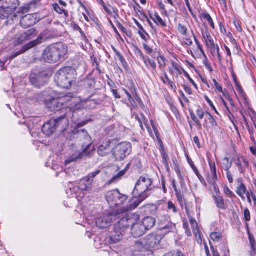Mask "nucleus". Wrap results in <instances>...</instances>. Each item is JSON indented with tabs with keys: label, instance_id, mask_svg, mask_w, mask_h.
<instances>
[{
	"label": "nucleus",
	"instance_id": "f257e3e1",
	"mask_svg": "<svg viewBox=\"0 0 256 256\" xmlns=\"http://www.w3.org/2000/svg\"><path fill=\"white\" fill-rule=\"evenodd\" d=\"M91 119H88L78 122L76 126L68 128L69 121L66 116V113L56 118H52L47 122H44L42 127V132L48 136L52 135L56 129L60 126L61 132L67 139H71L73 135H78L84 142L82 144L81 152L72 157L70 162L82 158L84 156H90L94 152V145L92 144L90 136L87 131L80 127L86 124Z\"/></svg>",
	"mask_w": 256,
	"mask_h": 256
},
{
	"label": "nucleus",
	"instance_id": "f03ea898",
	"mask_svg": "<svg viewBox=\"0 0 256 256\" xmlns=\"http://www.w3.org/2000/svg\"><path fill=\"white\" fill-rule=\"evenodd\" d=\"M72 99V95L70 93L64 94L52 91L50 94V98L46 100L45 104L46 106L51 111H63L64 109L66 112H75L76 110H79L80 104L72 106H64L66 102H70Z\"/></svg>",
	"mask_w": 256,
	"mask_h": 256
},
{
	"label": "nucleus",
	"instance_id": "7ed1b4c3",
	"mask_svg": "<svg viewBox=\"0 0 256 256\" xmlns=\"http://www.w3.org/2000/svg\"><path fill=\"white\" fill-rule=\"evenodd\" d=\"M67 52V47L60 42L47 46L42 54V58L48 63L56 62L62 60Z\"/></svg>",
	"mask_w": 256,
	"mask_h": 256
},
{
	"label": "nucleus",
	"instance_id": "20e7f679",
	"mask_svg": "<svg viewBox=\"0 0 256 256\" xmlns=\"http://www.w3.org/2000/svg\"><path fill=\"white\" fill-rule=\"evenodd\" d=\"M76 76V72L74 68L71 66L64 67L55 74L54 80L58 86L68 88L74 81Z\"/></svg>",
	"mask_w": 256,
	"mask_h": 256
},
{
	"label": "nucleus",
	"instance_id": "39448f33",
	"mask_svg": "<svg viewBox=\"0 0 256 256\" xmlns=\"http://www.w3.org/2000/svg\"><path fill=\"white\" fill-rule=\"evenodd\" d=\"M132 220H133L131 218L124 216L122 218L115 223L114 226V231L110 236V241L114 243L119 242L122 238L125 230L132 223Z\"/></svg>",
	"mask_w": 256,
	"mask_h": 256
},
{
	"label": "nucleus",
	"instance_id": "423d86ee",
	"mask_svg": "<svg viewBox=\"0 0 256 256\" xmlns=\"http://www.w3.org/2000/svg\"><path fill=\"white\" fill-rule=\"evenodd\" d=\"M163 237L164 235L162 234L151 233L146 235L142 240L136 241L134 246L137 248L138 250H141L142 248H158Z\"/></svg>",
	"mask_w": 256,
	"mask_h": 256
},
{
	"label": "nucleus",
	"instance_id": "0eeeda50",
	"mask_svg": "<svg viewBox=\"0 0 256 256\" xmlns=\"http://www.w3.org/2000/svg\"><path fill=\"white\" fill-rule=\"evenodd\" d=\"M152 180L147 175L141 176L135 184L134 188L132 192V196H136L138 194H148L147 192L152 190L150 186Z\"/></svg>",
	"mask_w": 256,
	"mask_h": 256
},
{
	"label": "nucleus",
	"instance_id": "6e6552de",
	"mask_svg": "<svg viewBox=\"0 0 256 256\" xmlns=\"http://www.w3.org/2000/svg\"><path fill=\"white\" fill-rule=\"evenodd\" d=\"M132 152V144L128 142H121L112 150V154L116 160H124Z\"/></svg>",
	"mask_w": 256,
	"mask_h": 256
},
{
	"label": "nucleus",
	"instance_id": "1a4fd4ad",
	"mask_svg": "<svg viewBox=\"0 0 256 256\" xmlns=\"http://www.w3.org/2000/svg\"><path fill=\"white\" fill-rule=\"evenodd\" d=\"M128 196L120 192L118 189L109 191L106 196V200L110 207L122 204L128 199Z\"/></svg>",
	"mask_w": 256,
	"mask_h": 256
},
{
	"label": "nucleus",
	"instance_id": "9d476101",
	"mask_svg": "<svg viewBox=\"0 0 256 256\" xmlns=\"http://www.w3.org/2000/svg\"><path fill=\"white\" fill-rule=\"evenodd\" d=\"M115 219V215L112 212L104 214L96 218L95 224L100 228H107Z\"/></svg>",
	"mask_w": 256,
	"mask_h": 256
},
{
	"label": "nucleus",
	"instance_id": "9b49d317",
	"mask_svg": "<svg viewBox=\"0 0 256 256\" xmlns=\"http://www.w3.org/2000/svg\"><path fill=\"white\" fill-rule=\"evenodd\" d=\"M30 83L36 87L40 88L48 81V75L44 72H40L38 74L32 73L30 75Z\"/></svg>",
	"mask_w": 256,
	"mask_h": 256
},
{
	"label": "nucleus",
	"instance_id": "f8f14e48",
	"mask_svg": "<svg viewBox=\"0 0 256 256\" xmlns=\"http://www.w3.org/2000/svg\"><path fill=\"white\" fill-rule=\"evenodd\" d=\"M40 20L38 14H27L22 16L20 24L22 27L26 28L35 24Z\"/></svg>",
	"mask_w": 256,
	"mask_h": 256
},
{
	"label": "nucleus",
	"instance_id": "ddd939ff",
	"mask_svg": "<svg viewBox=\"0 0 256 256\" xmlns=\"http://www.w3.org/2000/svg\"><path fill=\"white\" fill-rule=\"evenodd\" d=\"M208 164L210 166L212 176L211 178H210L208 175L206 178V180L208 184L213 186L214 189L216 190V188L218 189V187L217 186L216 184V182L218 180V178L216 174V164L214 162H212L210 160L208 161Z\"/></svg>",
	"mask_w": 256,
	"mask_h": 256
},
{
	"label": "nucleus",
	"instance_id": "4468645a",
	"mask_svg": "<svg viewBox=\"0 0 256 256\" xmlns=\"http://www.w3.org/2000/svg\"><path fill=\"white\" fill-rule=\"evenodd\" d=\"M131 224L130 232L134 237H140L146 232L140 221L132 222Z\"/></svg>",
	"mask_w": 256,
	"mask_h": 256
},
{
	"label": "nucleus",
	"instance_id": "2eb2a0df",
	"mask_svg": "<svg viewBox=\"0 0 256 256\" xmlns=\"http://www.w3.org/2000/svg\"><path fill=\"white\" fill-rule=\"evenodd\" d=\"M148 196L149 194H141L139 193L136 196H133V198H135V200L128 206H127V208H122L123 212H126L128 210L134 209L140 204V203H141Z\"/></svg>",
	"mask_w": 256,
	"mask_h": 256
},
{
	"label": "nucleus",
	"instance_id": "dca6fc26",
	"mask_svg": "<svg viewBox=\"0 0 256 256\" xmlns=\"http://www.w3.org/2000/svg\"><path fill=\"white\" fill-rule=\"evenodd\" d=\"M148 196L149 194H141L139 193L136 196H133V198H135V200L128 206H127V208H122L123 212H126L128 210L134 209L140 204V203H141Z\"/></svg>",
	"mask_w": 256,
	"mask_h": 256
},
{
	"label": "nucleus",
	"instance_id": "f3484780",
	"mask_svg": "<svg viewBox=\"0 0 256 256\" xmlns=\"http://www.w3.org/2000/svg\"><path fill=\"white\" fill-rule=\"evenodd\" d=\"M15 10L11 7H6L2 5L0 7V18L2 19L10 18L11 20H13L17 15L15 12Z\"/></svg>",
	"mask_w": 256,
	"mask_h": 256
},
{
	"label": "nucleus",
	"instance_id": "a211bd4d",
	"mask_svg": "<svg viewBox=\"0 0 256 256\" xmlns=\"http://www.w3.org/2000/svg\"><path fill=\"white\" fill-rule=\"evenodd\" d=\"M111 142L108 140L106 142H103L98 147V153L100 156H104L109 154L111 151L112 152V148L110 146Z\"/></svg>",
	"mask_w": 256,
	"mask_h": 256
},
{
	"label": "nucleus",
	"instance_id": "6ab92c4d",
	"mask_svg": "<svg viewBox=\"0 0 256 256\" xmlns=\"http://www.w3.org/2000/svg\"><path fill=\"white\" fill-rule=\"evenodd\" d=\"M140 222L147 232L154 226L156 219L152 216H146L144 217Z\"/></svg>",
	"mask_w": 256,
	"mask_h": 256
},
{
	"label": "nucleus",
	"instance_id": "aec40b11",
	"mask_svg": "<svg viewBox=\"0 0 256 256\" xmlns=\"http://www.w3.org/2000/svg\"><path fill=\"white\" fill-rule=\"evenodd\" d=\"M203 38L204 39L205 44L207 47L210 48H214L215 44L212 37L208 30H206L202 32Z\"/></svg>",
	"mask_w": 256,
	"mask_h": 256
},
{
	"label": "nucleus",
	"instance_id": "412c9836",
	"mask_svg": "<svg viewBox=\"0 0 256 256\" xmlns=\"http://www.w3.org/2000/svg\"><path fill=\"white\" fill-rule=\"evenodd\" d=\"M176 228V225L174 224L171 222H168L166 224H161L158 228L159 230L165 232L162 234V235H165L168 232H173Z\"/></svg>",
	"mask_w": 256,
	"mask_h": 256
},
{
	"label": "nucleus",
	"instance_id": "4be33fe9",
	"mask_svg": "<svg viewBox=\"0 0 256 256\" xmlns=\"http://www.w3.org/2000/svg\"><path fill=\"white\" fill-rule=\"evenodd\" d=\"M212 198L217 207L221 209L226 208L224 200L222 196L217 194L216 196L213 195Z\"/></svg>",
	"mask_w": 256,
	"mask_h": 256
},
{
	"label": "nucleus",
	"instance_id": "5701e85b",
	"mask_svg": "<svg viewBox=\"0 0 256 256\" xmlns=\"http://www.w3.org/2000/svg\"><path fill=\"white\" fill-rule=\"evenodd\" d=\"M150 18L157 24H159L162 26H166V22L160 17L158 12H155L154 14H150Z\"/></svg>",
	"mask_w": 256,
	"mask_h": 256
},
{
	"label": "nucleus",
	"instance_id": "b1692460",
	"mask_svg": "<svg viewBox=\"0 0 256 256\" xmlns=\"http://www.w3.org/2000/svg\"><path fill=\"white\" fill-rule=\"evenodd\" d=\"M92 186V184L84 177L82 178L78 183V188L82 190H86Z\"/></svg>",
	"mask_w": 256,
	"mask_h": 256
},
{
	"label": "nucleus",
	"instance_id": "393cba45",
	"mask_svg": "<svg viewBox=\"0 0 256 256\" xmlns=\"http://www.w3.org/2000/svg\"><path fill=\"white\" fill-rule=\"evenodd\" d=\"M160 154H161V156L162 157V162H163L164 166L168 170L169 169L168 156L164 150L163 144H162V145H160Z\"/></svg>",
	"mask_w": 256,
	"mask_h": 256
},
{
	"label": "nucleus",
	"instance_id": "a878e982",
	"mask_svg": "<svg viewBox=\"0 0 256 256\" xmlns=\"http://www.w3.org/2000/svg\"><path fill=\"white\" fill-rule=\"evenodd\" d=\"M130 163H128L124 169L120 171L116 174L114 176L112 177V178L109 180V183L111 184L115 182L116 180H118L122 176H124L126 172L127 171V169L130 168Z\"/></svg>",
	"mask_w": 256,
	"mask_h": 256
},
{
	"label": "nucleus",
	"instance_id": "bb28decb",
	"mask_svg": "<svg viewBox=\"0 0 256 256\" xmlns=\"http://www.w3.org/2000/svg\"><path fill=\"white\" fill-rule=\"evenodd\" d=\"M2 2V5L6 7H11L14 10H16L19 5L18 0H0Z\"/></svg>",
	"mask_w": 256,
	"mask_h": 256
},
{
	"label": "nucleus",
	"instance_id": "cd10ccee",
	"mask_svg": "<svg viewBox=\"0 0 256 256\" xmlns=\"http://www.w3.org/2000/svg\"><path fill=\"white\" fill-rule=\"evenodd\" d=\"M246 188L244 184H238V186L236 188V193L240 196L242 198H244V195L247 192Z\"/></svg>",
	"mask_w": 256,
	"mask_h": 256
},
{
	"label": "nucleus",
	"instance_id": "c85d7f7f",
	"mask_svg": "<svg viewBox=\"0 0 256 256\" xmlns=\"http://www.w3.org/2000/svg\"><path fill=\"white\" fill-rule=\"evenodd\" d=\"M128 88L130 94L135 98L136 100L138 102L140 101V98L137 94L134 84L132 80L130 81V85L128 86Z\"/></svg>",
	"mask_w": 256,
	"mask_h": 256
},
{
	"label": "nucleus",
	"instance_id": "c756f323",
	"mask_svg": "<svg viewBox=\"0 0 256 256\" xmlns=\"http://www.w3.org/2000/svg\"><path fill=\"white\" fill-rule=\"evenodd\" d=\"M140 116L136 114H134V118L138 121L140 126L142 128V122L146 125V126H148V120L144 116L142 113H140Z\"/></svg>",
	"mask_w": 256,
	"mask_h": 256
},
{
	"label": "nucleus",
	"instance_id": "7c9ffc66",
	"mask_svg": "<svg viewBox=\"0 0 256 256\" xmlns=\"http://www.w3.org/2000/svg\"><path fill=\"white\" fill-rule=\"evenodd\" d=\"M212 82H214V86L216 88L217 90L219 92H222L223 94L226 96L228 100H231V99L230 98V96L228 94L225 92H224L222 90V86L219 84V83L218 82H217V81L215 80V79H213L212 80Z\"/></svg>",
	"mask_w": 256,
	"mask_h": 256
},
{
	"label": "nucleus",
	"instance_id": "2f4dec72",
	"mask_svg": "<svg viewBox=\"0 0 256 256\" xmlns=\"http://www.w3.org/2000/svg\"><path fill=\"white\" fill-rule=\"evenodd\" d=\"M150 124H151L152 126V128L153 130H154V132L155 134L156 140H157L158 144H160V145H162V140L160 138V134H159V132H158V128L155 126V125L154 124V122L152 120V119L150 120Z\"/></svg>",
	"mask_w": 256,
	"mask_h": 256
},
{
	"label": "nucleus",
	"instance_id": "473e14b6",
	"mask_svg": "<svg viewBox=\"0 0 256 256\" xmlns=\"http://www.w3.org/2000/svg\"><path fill=\"white\" fill-rule=\"evenodd\" d=\"M28 40L34 38L37 34V32L35 28H30L24 32Z\"/></svg>",
	"mask_w": 256,
	"mask_h": 256
},
{
	"label": "nucleus",
	"instance_id": "72a5a7b5",
	"mask_svg": "<svg viewBox=\"0 0 256 256\" xmlns=\"http://www.w3.org/2000/svg\"><path fill=\"white\" fill-rule=\"evenodd\" d=\"M163 256H185L183 252L180 250H174L169 251L164 254Z\"/></svg>",
	"mask_w": 256,
	"mask_h": 256
},
{
	"label": "nucleus",
	"instance_id": "f704fd0d",
	"mask_svg": "<svg viewBox=\"0 0 256 256\" xmlns=\"http://www.w3.org/2000/svg\"><path fill=\"white\" fill-rule=\"evenodd\" d=\"M44 34H43V33H41L37 37L36 39L35 40H33V41H32L30 42V44H31V46H34L38 44H40V42H42L43 40H45V38H46V36L44 37Z\"/></svg>",
	"mask_w": 256,
	"mask_h": 256
},
{
	"label": "nucleus",
	"instance_id": "c9c22d12",
	"mask_svg": "<svg viewBox=\"0 0 256 256\" xmlns=\"http://www.w3.org/2000/svg\"><path fill=\"white\" fill-rule=\"evenodd\" d=\"M100 172V170H97L94 172L89 173L84 178L88 180V182H90L92 184L94 178Z\"/></svg>",
	"mask_w": 256,
	"mask_h": 256
},
{
	"label": "nucleus",
	"instance_id": "e433bc0d",
	"mask_svg": "<svg viewBox=\"0 0 256 256\" xmlns=\"http://www.w3.org/2000/svg\"><path fill=\"white\" fill-rule=\"evenodd\" d=\"M134 54L138 57H139L140 59L143 60L146 66H147L146 58H145L143 53L138 48L136 47L134 49Z\"/></svg>",
	"mask_w": 256,
	"mask_h": 256
},
{
	"label": "nucleus",
	"instance_id": "4c0bfd02",
	"mask_svg": "<svg viewBox=\"0 0 256 256\" xmlns=\"http://www.w3.org/2000/svg\"><path fill=\"white\" fill-rule=\"evenodd\" d=\"M175 194L178 202L180 203L181 206H182L183 204H186V202L180 190H178L175 192Z\"/></svg>",
	"mask_w": 256,
	"mask_h": 256
},
{
	"label": "nucleus",
	"instance_id": "58836bf2",
	"mask_svg": "<svg viewBox=\"0 0 256 256\" xmlns=\"http://www.w3.org/2000/svg\"><path fill=\"white\" fill-rule=\"evenodd\" d=\"M222 237L221 232H213L210 234V238L214 242H219Z\"/></svg>",
	"mask_w": 256,
	"mask_h": 256
},
{
	"label": "nucleus",
	"instance_id": "ea45409f",
	"mask_svg": "<svg viewBox=\"0 0 256 256\" xmlns=\"http://www.w3.org/2000/svg\"><path fill=\"white\" fill-rule=\"evenodd\" d=\"M202 16L204 18H205L207 20V21L210 24V25L212 28L213 29H214V24L213 20H212L209 14H208L207 12H203L202 14Z\"/></svg>",
	"mask_w": 256,
	"mask_h": 256
},
{
	"label": "nucleus",
	"instance_id": "a19ab883",
	"mask_svg": "<svg viewBox=\"0 0 256 256\" xmlns=\"http://www.w3.org/2000/svg\"><path fill=\"white\" fill-rule=\"evenodd\" d=\"M27 40L28 39L26 36V34L24 32L17 36L16 40V42L17 44H19Z\"/></svg>",
	"mask_w": 256,
	"mask_h": 256
},
{
	"label": "nucleus",
	"instance_id": "79ce46f5",
	"mask_svg": "<svg viewBox=\"0 0 256 256\" xmlns=\"http://www.w3.org/2000/svg\"><path fill=\"white\" fill-rule=\"evenodd\" d=\"M236 90L240 94V96L243 98L244 100H246V94L244 92L242 88L240 86V85L236 81Z\"/></svg>",
	"mask_w": 256,
	"mask_h": 256
},
{
	"label": "nucleus",
	"instance_id": "37998d69",
	"mask_svg": "<svg viewBox=\"0 0 256 256\" xmlns=\"http://www.w3.org/2000/svg\"><path fill=\"white\" fill-rule=\"evenodd\" d=\"M206 120H208L210 122L212 126H216V122L214 118V116L211 114L210 113H206Z\"/></svg>",
	"mask_w": 256,
	"mask_h": 256
},
{
	"label": "nucleus",
	"instance_id": "c03bdc74",
	"mask_svg": "<svg viewBox=\"0 0 256 256\" xmlns=\"http://www.w3.org/2000/svg\"><path fill=\"white\" fill-rule=\"evenodd\" d=\"M224 192L230 198L236 197L235 194L231 190H230L226 185L224 186Z\"/></svg>",
	"mask_w": 256,
	"mask_h": 256
},
{
	"label": "nucleus",
	"instance_id": "a18cd8bd",
	"mask_svg": "<svg viewBox=\"0 0 256 256\" xmlns=\"http://www.w3.org/2000/svg\"><path fill=\"white\" fill-rule=\"evenodd\" d=\"M170 64H171L172 66V67L174 68L177 72L178 74H182V68H180V66L178 65V63L175 62L174 60H171Z\"/></svg>",
	"mask_w": 256,
	"mask_h": 256
},
{
	"label": "nucleus",
	"instance_id": "49530a36",
	"mask_svg": "<svg viewBox=\"0 0 256 256\" xmlns=\"http://www.w3.org/2000/svg\"><path fill=\"white\" fill-rule=\"evenodd\" d=\"M164 77L166 80V83L169 84L170 88L174 90L176 88L175 84L169 78L168 76L165 72H164Z\"/></svg>",
	"mask_w": 256,
	"mask_h": 256
},
{
	"label": "nucleus",
	"instance_id": "de8ad7c7",
	"mask_svg": "<svg viewBox=\"0 0 256 256\" xmlns=\"http://www.w3.org/2000/svg\"><path fill=\"white\" fill-rule=\"evenodd\" d=\"M178 30L182 35L186 36L187 34L188 30L186 27L181 24H178Z\"/></svg>",
	"mask_w": 256,
	"mask_h": 256
},
{
	"label": "nucleus",
	"instance_id": "09e8293b",
	"mask_svg": "<svg viewBox=\"0 0 256 256\" xmlns=\"http://www.w3.org/2000/svg\"><path fill=\"white\" fill-rule=\"evenodd\" d=\"M165 58L164 56H158L157 57V60L159 64V66L160 68H164L165 66V62H164Z\"/></svg>",
	"mask_w": 256,
	"mask_h": 256
},
{
	"label": "nucleus",
	"instance_id": "8fccbe9b",
	"mask_svg": "<svg viewBox=\"0 0 256 256\" xmlns=\"http://www.w3.org/2000/svg\"><path fill=\"white\" fill-rule=\"evenodd\" d=\"M194 233L195 234L196 237L197 238V242L198 244H201L202 242V239L201 238V232L199 228L196 229L194 230Z\"/></svg>",
	"mask_w": 256,
	"mask_h": 256
},
{
	"label": "nucleus",
	"instance_id": "3c124183",
	"mask_svg": "<svg viewBox=\"0 0 256 256\" xmlns=\"http://www.w3.org/2000/svg\"><path fill=\"white\" fill-rule=\"evenodd\" d=\"M244 220L248 222L250 220V211L248 208H246L244 210Z\"/></svg>",
	"mask_w": 256,
	"mask_h": 256
},
{
	"label": "nucleus",
	"instance_id": "603ef678",
	"mask_svg": "<svg viewBox=\"0 0 256 256\" xmlns=\"http://www.w3.org/2000/svg\"><path fill=\"white\" fill-rule=\"evenodd\" d=\"M184 76L188 80L191 84L196 88H197L196 84L194 80L190 78L189 74L183 68H182Z\"/></svg>",
	"mask_w": 256,
	"mask_h": 256
},
{
	"label": "nucleus",
	"instance_id": "864d4df0",
	"mask_svg": "<svg viewBox=\"0 0 256 256\" xmlns=\"http://www.w3.org/2000/svg\"><path fill=\"white\" fill-rule=\"evenodd\" d=\"M251 250L253 251V252L256 254V243L254 240V238H250V239H249Z\"/></svg>",
	"mask_w": 256,
	"mask_h": 256
},
{
	"label": "nucleus",
	"instance_id": "5fc2aeb1",
	"mask_svg": "<svg viewBox=\"0 0 256 256\" xmlns=\"http://www.w3.org/2000/svg\"><path fill=\"white\" fill-rule=\"evenodd\" d=\"M168 208L169 210L172 209V212L174 213H176L178 212V208L175 206L174 204L172 202L169 200L168 202Z\"/></svg>",
	"mask_w": 256,
	"mask_h": 256
},
{
	"label": "nucleus",
	"instance_id": "6e6d98bb",
	"mask_svg": "<svg viewBox=\"0 0 256 256\" xmlns=\"http://www.w3.org/2000/svg\"><path fill=\"white\" fill-rule=\"evenodd\" d=\"M236 164L238 167V171L240 173L242 174L244 173V168H243L240 162V160L238 158L236 160V162H235Z\"/></svg>",
	"mask_w": 256,
	"mask_h": 256
},
{
	"label": "nucleus",
	"instance_id": "4d7b16f0",
	"mask_svg": "<svg viewBox=\"0 0 256 256\" xmlns=\"http://www.w3.org/2000/svg\"><path fill=\"white\" fill-rule=\"evenodd\" d=\"M190 224H191L194 230H196V229L199 228L198 226V224L194 218H190Z\"/></svg>",
	"mask_w": 256,
	"mask_h": 256
},
{
	"label": "nucleus",
	"instance_id": "13d9d810",
	"mask_svg": "<svg viewBox=\"0 0 256 256\" xmlns=\"http://www.w3.org/2000/svg\"><path fill=\"white\" fill-rule=\"evenodd\" d=\"M53 8L58 14H62L64 12V10L58 4H53Z\"/></svg>",
	"mask_w": 256,
	"mask_h": 256
},
{
	"label": "nucleus",
	"instance_id": "bf43d9fd",
	"mask_svg": "<svg viewBox=\"0 0 256 256\" xmlns=\"http://www.w3.org/2000/svg\"><path fill=\"white\" fill-rule=\"evenodd\" d=\"M122 90H124V93L126 94L128 101L131 104L132 103V102H134V100L132 96V94H130V92H128V91L127 90H126V88H122Z\"/></svg>",
	"mask_w": 256,
	"mask_h": 256
},
{
	"label": "nucleus",
	"instance_id": "052dcab7",
	"mask_svg": "<svg viewBox=\"0 0 256 256\" xmlns=\"http://www.w3.org/2000/svg\"><path fill=\"white\" fill-rule=\"evenodd\" d=\"M229 168L226 167V178L230 183H232L233 182L232 175L228 170Z\"/></svg>",
	"mask_w": 256,
	"mask_h": 256
},
{
	"label": "nucleus",
	"instance_id": "680f3d73",
	"mask_svg": "<svg viewBox=\"0 0 256 256\" xmlns=\"http://www.w3.org/2000/svg\"><path fill=\"white\" fill-rule=\"evenodd\" d=\"M24 50H23V49H21L20 50H19L18 51H16V52H14L13 53H12L10 56V59H13L15 57H16V56L20 55V54L23 53L24 52Z\"/></svg>",
	"mask_w": 256,
	"mask_h": 256
},
{
	"label": "nucleus",
	"instance_id": "e2e57ef3",
	"mask_svg": "<svg viewBox=\"0 0 256 256\" xmlns=\"http://www.w3.org/2000/svg\"><path fill=\"white\" fill-rule=\"evenodd\" d=\"M146 60L147 64H148L153 69H155L156 68V64L154 60L150 59L149 58H148L147 59H146ZM146 66H147L148 65Z\"/></svg>",
	"mask_w": 256,
	"mask_h": 256
},
{
	"label": "nucleus",
	"instance_id": "0e129e2a",
	"mask_svg": "<svg viewBox=\"0 0 256 256\" xmlns=\"http://www.w3.org/2000/svg\"><path fill=\"white\" fill-rule=\"evenodd\" d=\"M29 6H22L17 11V13H24L26 12L29 10Z\"/></svg>",
	"mask_w": 256,
	"mask_h": 256
},
{
	"label": "nucleus",
	"instance_id": "69168bd1",
	"mask_svg": "<svg viewBox=\"0 0 256 256\" xmlns=\"http://www.w3.org/2000/svg\"><path fill=\"white\" fill-rule=\"evenodd\" d=\"M94 83V80L93 78H87L84 82L85 85L88 86H93Z\"/></svg>",
	"mask_w": 256,
	"mask_h": 256
},
{
	"label": "nucleus",
	"instance_id": "338daca9",
	"mask_svg": "<svg viewBox=\"0 0 256 256\" xmlns=\"http://www.w3.org/2000/svg\"><path fill=\"white\" fill-rule=\"evenodd\" d=\"M246 115L248 114H250V116L251 117V119L254 122V126L256 128V113H252V115L250 114V113H245Z\"/></svg>",
	"mask_w": 256,
	"mask_h": 256
},
{
	"label": "nucleus",
	"instance_id": "774afa93",
	"mask_svg": "<svg viewBox=\"0 0 256 256\" xmlns=\"http://www.w3.org/2000/svg\"><path fill=\"white\" fill-rule=\"evenodd\" d=\"M191 118L192 119V120L196 122V123L199 126H201V124L200 123L198 120L196 118V116L194 115V113H190Z\"/></svg>",
	"mask_w": 256,
	"mask_h": 256
}]
</instances>
